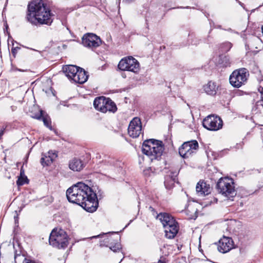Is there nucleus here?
I'll list each match as a JSON object with an SVG mask.
<instances>
[{"label": "nucleus", "instance_id": "nucleus-42", "mask_svg": "<svg viewBox=\"0 0 263 263\" xmlns=\"http://www.w3.org/2000/svg\"><path fill=\"white\" fill-rule=\"evenodd\" d=\"M15 108H16V107H15V106H11L12 110V111L15 110Z\"/></svg>", "mask_w": 263, "mask_h": 263}, {"label": "nucleus", "instance_id": "nucleus-7", "mask_svg": "<svg viewBox=\"0 0 263 263\" xmlns=\"http://www.w3.org/2000/svg\"><path fill=\"white\" fill-rule=\"evenodd\" d=\"M118 66L122 71H129L134 73L138 72L140 70L138 61L132 56L122 59L119 62Z\"/></svg>", "mask_w": 263, "mask_h": 263}, {"label": "nucleus", "instance_id": "nucleus-13", "mask_svg": "<svg viewBox=\"0 0 263 263\" xmlns=\"http://www.w3.org/2000/svg\"><path fill=\"white\" fill-rule=\"evenodd\" d=\"M233 248V241L230 237L223 236L219 240L218 250L222 253L230 251Z\"/></svg>", "mask_w": 263, "mask_h": 263}, {"label": "nucleus", "instance_id": "nucleus-10", "mask_svg": "<svg viewBox=\"0 0 263 263\" xmlns=\"http://www.w3.org/2000/svg\"><path fill=\"white\" fill-rule=\"evenodd\" d=\"M82 43L85 47L93 49L99 47L102 44V41L95 34L88 33L83 36Z\"/></svg>", "mask_w": 263, "mask_h": 263}, {"label": "nucleus", "instance_id": "nucleus-26", "mask_svg": "<svg viewBox=\"0 0 263 263\" xmlns=\"http://www.w3.org/2000/svg\"><path fill=\"white\" fill-rule=\"evenodd\" d=\"M24 174V171L22 170H21L20 174L21 176L18 178L16 184L18 186H21L25 183H28L29 182V180L26 176H22V174Z\"/></svg>", "mask_w": 263, "mask_h": 263}, {"label": "nucleus", "instance_id": "nucleus-3", "mask_svg": "<svg viewBox=\"0 0 263 263\" xmlns=\"http://www.w3.org/2000/svg\"><path fill=\"white\" fill-rule=\"evenodd\" d=\"M164 146L162 142L154 139L145 140L142 145L143 154L149 157L151 160L158 159L162 155Z\"/></svg>", "mask_w": 263, "mask_h": 263}, {"label": "nucleus", "instance_id": "nucleus-27", "mask_svg": "<svg viewBox=\"0 0 263 263\" xmlns=\"http://www.w3.org/2000/svg\"><path fill=\"white\" fill-rule=\"evenodd\" d=\"M219 63L222 64L223 66H229L231 64L230 58L228 56L221 55L219 57Z\"/></svg>", "mask_w": 263, "mask_h": 263}, {"label": "nucleus", "instance_id": "nucleus-47", "mask_svg": "<svg viewBox=\"0 0 263 263\" xmlns=\"http://www.w3.org/2000/svg\"><path fill=\"white\" fill-rule=\"evenodd\" d=\"M7 28H8V25H6V28L7 29Z\"/></svg>", "mask_w": 263, "mask_h": 263}, {"label": "nucleus", "instance_id": "nucleus-40", "mask_svg": "<svg viewBox=\"0 0 263 263\" xmlns=\"http://www.w3.org/2000/svg\"><path fill=\"white\" fill-rule=\"evenodd\" d=\"M18 257H21V256L20 255H15V263H16V258ZM22 258H24L23 256H22Z\"/></svg>", "mask_w": 263, "mask_h": 263}, {"label": "nucleus", "instance_id": "nucleus-33", "mask_svg": "<svg viewBox=\"0 0 263 263\" xmlns=\"http://www.w3.org/2000/svg\"><path fill=\"white\" fill-rule=\"evenodd\" d=\"M21 49L20 47H16L12 48L11 49V52L14 57H15L17 51Z\"/></svg>", "mask_w": 263, "mask_h": 263}, {"label": "nucleus", "instance_id": "nucleus-44", "mask_svg": "<svg viewBox=\"0 0 263 263\" xmlns=\"http://www.w3.org/2000/svg\"><path fill=\"white\" fill-rule=\"evenodd\" d=\"M228 31H232V29L231 28H229V29L227 30Z\"/></svg>", "mask_w": 263, "mask_h": 263}, {"label": "nucleus", "instance_id": "nucleus-29", "mask_svg": "<svg viewBox=\"0 0 263 263\" xmlns=\"http://www.w3.org/2000/svg\"><path fill=\"white\" fill-rule=\"evenodd\" d=\"M232 47L230 42H225L221 45L220 48L222 52H228Z\"/></svg>", "mask_w": 263, "mask_h": 263}, {"label": "nucleus", "instance_id": "nucleus-45", "mask_svg": "<svg viewBox=\"0 0 263 263\" xmlns=\"http://www.w3.org/2000/svg\"><path fill=\"white\" fill-rule=\"evenodd\" d=\"M256 171H257L258 173H260V171H259L258 170H256Z\"/></svg>", "mask_w": 263, "mask_h": 263}, {"label": "nucleus", "instance_id": "nucleus-34", "mask_svg": "<svg viewBox=\"0 0 263 263\" xmlns=\"http://www.w3.org/2000/svg\"><path fill=\"white\" fill-rule=\"evenodd\" d=\"M118 232H109V233H102V234H100V235H96V236H93L92 237H91V239L92 238H98V237H101L102 235H106V234H115V233H117Z\"/></svg>", "mask_w": 263, "mask_h": 263}, {"label": "nucleus", "instance_id": "nucleus-1", "mask_svg": "<svg viewBox=\"0 0 263 263\" xmlns=\"http://www.w3.org/2000/svg\"><path fill=\"white\" fill-rule=\"evenodd\" d=\"M66 197L70 202L80 205L88 212H94L98 208L96 194L83 182H78L68 188Z\"/></svg>", "mask_w": 263, "mask_h": 263}, {"label": "nucleus", "instance_id": "nucleus-41", "mask_svg": "<svg viewBox=\"0 0 263 263\" xmlns=\"http://www.w3.org/2000/svg\"><path fill=\"white\" fill-rule=\"evenodd\" d=\"M14 219H15V223L18 222V216H15Z\"/></svg>", "mask_w": 263, "mask_h": 263}, {"label": "nucleus", "instance_id": "nucleus-2", "mask_svg": "<svg viewBox=\"0 0 263 263\" xmlns=\"http://www.w3.org/2000/svg\"><path fill=\"white\" fill-rule=\"evenodd\" d=\"M50 11L46 8L42 0H35L28 6L27 20L32 24L36 22L41 24H50L52 20L51 18Z\"/></svg>", "mask_w": 263, "mask_h": 263}, {"label": "nucleus", "instance_id": "nucleus-22", "mask_svg": "<svg viewBox=\"0 0 263 263\" xmlns=\"http://www.w3.org/2000/svg\"><path fill=\"white\" fill-rule=\"evenodd\" d=\"M34 118L42 120L44 122V124L49 129H51V121L48 115H44L43 111L42 110H40V114L34 116Z\"/></svg>", "mask_w": 263, "mask_h": 263}, {"label": "nucleus", "instance_id": "nucleus-11", "mask_svg": "<svg viewBox=\"0 0 263 263\" xmlns=\"http://www.w3.org/2000/svg\"><path fill=\"white\" fill-rule=\"evenodd\" d=\"M164 228L165 236L167 238H174L177 234L179 230L178 223L174 218H171L170 220L164 224L163 226Z\"/></svg>", "mask_w": 263, "mask_h": 263}, {"label": "nucleus", "instance_id": "nucleus-18", "mask_svg": "<svg viewBox=\"0 0 263 263\" xmlns=\"http://www.w3.org/2000/svg\"><path fill=\"white\" fill-rule=\"evenodd\" d=\"M80 67L73 65H66L63 67V72L69 79L73 80Z\"/></svg>", "mask_w": 263, "mask_h": 263}, {"label": "nucleus", "instance_id": "nucleus-31", "mask_svg": "<svg viewBox=\"0 0 263 263\" xmlns=\"http://www.w3.org/2000/svg\"><path fill=\"white\" fill-rule=\"evenodd\" d=\"M98 191L97 193H96V191L95 192H94L97 195V201H98V202L99 203L98 200L99 199L100 200V199H101L103 197V196H104V193H103V192L101 190L99 189L98 188Z\"/></svg>", "mask_w": 263, "mask_h": 263}, {"label": "nucleus", "instance_id": "nucleus-9", "mask_svg": "<svg viewBox=\"0 0 263 263\" xmlns=\"http://www.w3.org/2000/svg\"><path fill=\"white\" fill-rule=\"evenodd\" d=\"M198 148L197 141L185 142L179 148V154L183 158H187L196 153Z\"/></svg>", "mask_w": 263, "mask_h": 263}, {"label": "nucleus", "instance_id": "nucleus-36", "mask_svg": "<svg viewBox=\"0 0 263 263\" xmlns=\"http://www.w3.org/2000/svg\"><path fill=\"white\" fill-rule=\"evenodd\" d=\"M23 263H35V262L33 260L24 258Z\"/></svg>", "mask_w": 263, "mask_h": 263}, {"label": "nucleus", "instance_id": "nucleus-39", "mask_svg": "<svg viewBox=\"0 0 263 263\" xmlns=\"http://www.w3.org/2000/svg\"><path fill=\"white\" fill-rule=\"evenodd\" d=\"M149 209L152 212H153V213H156L155 210L153 207L150 206Z\"/></svg>", "mask_w": 263, "mask_h": 263}, {"label": "nucleus", "instance_id": "nucleus-12", "mask_svg": "<svg viewBox=\"0 0 263 263\" xmlns=\"http://www.w3.org/2000/svg\"><path fill=\"white\" fill-rule=\"evenodd\" d=\"M142 124L140 118L135 117L130 122L128 128V133L129 135L133 138H137L141 133Z\"/></svg>", "mask_w": 263, "mask_h": 263}, {"label": "nucleus", "instance_id": "nucleus-6", "mask_svg": "<svg viewBox=\"0 0 263 263\" xmlns=\"http://www.w3.org/2000/svg\"><path fill=\"white\" fill-rule=\"evenodd\" d=\"M249 73L245 68L235 70L230 76V83L234 87L239 88L247 80Z\"/></svg>", "mask_w": 263, "mask_h": 263}, {"label": "nucleus", "instance_id": "nucleus-35", "mask_svg": "<svg viewBox=\"0 0 263 263\" xmlns=\"http://www.w3.org/2000/svg\"><path fill=\"white\" fill-rule=\"evenodd\" d=\"M210 23L211 26L213 25L214 28L222 29L221 25H215L214 23L212 21H211Z\"/></svg>", "mask_w": 263, "mask_h": 263}, {"label": "nucleus", "instance_id": "nucleus-32", "mask_svg": "<svg viewBox=\"0 0 263 263\" xmlns=\"http://www.w3.org/2000/svg\"><path fill=\"white\" fill-rule=\"evenodd\" d=\"M47 156L52 157V159L54 160L57 157L58 155L55 151H49L47 154H46Z\"/></svg>", "mask_w": 263, "mask_h": 263}, {"label": "nucleus", "instance_id": "nucleus-37", "mask_svg": "<svg viewBox=\"0 0 263 263\" xmlns=\"http://www.w3.org/2000/svg\"><path fill=\"white\" fill-rule=\"evenodd\" d=\"M5 129V128H3V129H1L0 130V137H2L4 135Z\"/></svg>", "mask_w": 263, "mask_h": 263}, {"label": "nucleus", "instance_id": "nucleus-17", "mask_svg": "<svg viewBox=\"0 0 263 263\" xmlns=\"http://www.w3.org/2000/svg\"><path fill=\"white\" fill-rule=\"evenodd\" d=\"M85 164L84 162L80 159L74 158L69 162V167L73 171L79 172L81 171Z\"/></svg>", "mask_w": 263, "mask_h": 263}, {"label": "nucleus", "instance_id": "nucleus-21", "mask_svg": "<svg viewBox=\"0 0 263 263\" xmlns=\"http://www.w3.org/2000/svg\"><path fill=\"white\" fill-rule=\"evenodd\" d=\"M204 90L209 95L214 96L217 93L218 90V86L216 83L210 81L207 84L203 86Z\"/></svg>", "mask_w": 263, "mask_h": 263}, {"label": "nucleus", "instance_id": "nucleus-24", "mask_svg": "<svg viewBox=\"0 0 263 263\" xmlns=\"http://www.w3.org/2000/svg\"><path fill=\"white\" fill-rule=\"evenodd\" d=\"M173 217L171 215L166 213H160L157 216V218L161 221L163 226L164 224H166V222Z\"/></svg>", "mask_w": 263, "mask_h": 263}, {"label": "nucleus", "instance_id": "nucleus-28", "mask_svg": "<svg viewBox=\"0 0 263 263\" xmlns=\"http://www.w3.org/2000/svg\"><path fill=\"white\" fill-rule=\"evenodd\" d=\"M259 91H260V98L259 100H257L256 102V106L257 108H258L259 107H263V87L259 88Z\"/></svg>", "mask_w": 263, "mask_h": 263}, {"label": "nucleus", "instance_id": "nucleus-4", "mask_svg": "<svg viewBox=\"0 0 263 263\" xmlns=\"http://www.w3.org/2000/svg\"><path fill=\"white\" fill-rule=\"evenodd\" d=\"M49 242L53 247L64 249L68 245V235L64 230L53 229L50 233Z\"/></svg>", "mask_w": 263, "mask_h": 263}, {"label": "nucleus", "instance_id": "nucleus-14", "mask_svg": "<svg viewBox=\"0 0 263 263\" xmlns=\"http://www.w3.org/2000/svg\"><path fill=\"white\" fill-rule=\"evenodd\" d=\"M196 190L199 196H206L211 193L212 188L206 182L200 180L196 185Z\"/></svg>", "mask_w": 263, "mask_h": 263}, {"label": "nucleus", "instance_id": "nucleus-38", "mask_svg": "<svg viewBox=\"0 0 263 263\" xmlns=\"http://www.w3.org/2000/svg\"><path fill=\"white\" fill-rule=\"evenodd\" d=\"M133 1H134V0H123V2L126 3H130Z\"/></svg>", "mask_w": 263, "mask_h": 263}, {"label": "nucleus", "instance_id": "nucleus-15", "mask_svg": "<svg viewBox=\"0 0 263 263\" xmlns=\"http://www.w3.org/2000/svg\"><path fill=\"white\" fill-rule=\"evenodd\" d=\"M113 239L111 237H107L103 241L100 242V246L101 247L106 246L107 247L109 245V249L110 250L114 252H117L121 250L122 249L121 245L119 242H114L112 241Z\"/></svg>", "mask_w": 263, "mask_h": 263}, {"label": "nucleus", "instance_id": "nucleus-20", "mask_svg": "<svg viewBox=\"0 0 263 263\" xmlns=\"http://www.w3.org/2000/svg\"><path fill=\"white\" fill-rule=\"evenodd\" d=\"M103 106L101 112L104 113L108 111L115 112L117 109L116 104L109 98H106V101H105Z\"/></svg>", "mask_w": 263, "mask_h": 263}, {"label": "nucleus", "instance_id": "nucleus-43", "mask_svg": "<svg viewBox=\"0 0 263 263\" xmlns=\"http://www.w3.org/2000/svg\"><path fill=\"white\" fill-rule=\"evenodd\" d=\"M158 263H163L161 260H159Z\"/></svg>", "mask_w": 263, "mask_h": 263}, {"label": "nucleus", "instance_id": "nucleus-5", "mask_svg": "<svg viewBox=\"0 0 263 263\" xmlns=\"http://www.w3.org/2000/svg\"><path fill=\"white\" fill-rule=\"evenodd\" d=\"M234 184L231 178H221L218 181L216 187L219 193L228 197H233L236 194Z\"/></svg>", "mask_w": 263, "mask_h": 263}, {"label": "nucleus", "instance_id": "nucleus-23", "mask_svg": "<svg viewBox=\"0 0 263 263\" xmlns=\"http://www.w3.org/2000/svg\"><path fill=\"white\" fill-rule=\"evenodd\" d=\"M105 101H106V98L104 97H100L96 98L93 101L94 107L101 111Z\"/></svg>", "mask_w": 263, "mask_h": 263}, {"label": "nucleus", "instance_id": "nucleus-30", "mask_svg": "<svg viewBox=\"0 0 263 263\" xmlns=\"http://www.w3.org/2000/svg\"><path fill=\"white\" fill-rule=\"evenodd\" d=\"M189 40H191V43L194 45H197L199 43V41L197 39L195 35L192 33L189 35Z\"/></svg>", "mask_w": 263, "mask_h": 263}, {"label": "nucleus", "instance_id": "nucleus-8", "mask_svg": "<svg viewBox=\"0 0 263 263\" xmlns=\"http://www.w3.org/2000/svg\"><path fill=\"white\" fill-rule=\"evenodd\" d=\"M202 124L207 129L216 131L222 128L223 122L220 117L209 115L203 120Z\"/></svg>", "mask_w": 263, "mask_h": 263}, {"label": "nucleus", "instance_id": "nucleus-16", "mask_svg": "<svg viewBox=\"0 0 263 263\" xmlns=\"http://www.w3.org/2000/svg\"><path fill=\"white\" fill-rule=\"evenodd\" d=\"M177 175L178 173L177 172H172L170 174L165 177L164 183L167 189L170 190L173 187L174 183L177 179Z\"/></svg>", "mask_w": 263, "mask_h": 263}, {"label": "nucleus", "instance_id": "nucleus-19", "mask_svg": "<svg viewBox=\"0 0 263 263\" xmlns=\"http://www.w3.org/2000/svg\"><path fill=\"white\" fill-rule=\"evenodd\" d=\"M88 78V75L87 74L86 72L84 69L80 67L73 80L76 83L83 84L86 82Z\"/></svg>", "mask_w": 263, "mask_h": 263}, {"label": "nucleus", "instance_id": "nucleus-46", "mask_svg": "<svg viewBox=\"0 0 263 263\" xmlns=\"http://www.w3.org/2000/svg\"><path fill=\"white\" fill-rule=\"evenodd\" d=\"M128 224H129V223L127 225L125 226V227L124 229H125L126 227H127Z\"/></svg>", "mask_w": 263, "mask_h": 263}, {"label": "nucleus", "instance_id": "nucleus-25", "mask_svg": "<svg viewBox=\"0 0 263 263\" xmlns=\"http://www.w3.org/2000/svg\"><path fill=\"white\" fill-rule=\"evenodd\" d=\"M53 160L52 157L43 154L42 157L41 159V163L43 166H48L53 162Z\"/></svg>", "mask_w": 263, "mask_h": 263}]
</instances>
